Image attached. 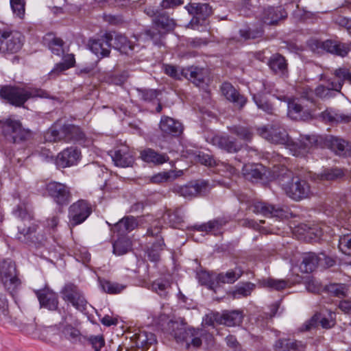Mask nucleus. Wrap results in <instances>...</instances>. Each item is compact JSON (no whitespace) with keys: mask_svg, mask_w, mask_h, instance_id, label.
<instances>
[{"mask_svg":"<svg viewBox=\"0 0 351 351\" xmlns=\"http://www.w3.org/2000/svg\"><path fill=\"white\" fill-rule=\"evenodd\" d=\"M212 185L206 180H197L184 186H176L173 191L179 195L204 196L211 189Z\"/></svg>","mask_w":351,"mask_h":351,"instance_id":"obj_10","label":"nucleus"},{"mask_svg":"<svg viewBox=\"0 0 351 351\" xmlns=\"http://www.w3.org/2000/svg\"><path fill=\"white\" fill-rule=\"evenodd\" d=\"M185 9L193 16L189 26L194 29L202 25L213 13L212 8L206 3H189L185 6Z\"/></svg>","mask_w":351,"mask_h":351,"instance_id":"obj_8","label":"nucleus"},{"mask_svg":"<svg viewBox=\"0 0 351 351\" xmlns=\"http://www.w3.org/2000/svg\"><path fill=\"white\" fill-rule=\"evenodd\" d=\"M19 232L17 234V239L21 242L28 243V242H34L38 243L42 245H45V242L41 241H34V234L36 231V227L35 226H30L28 228H18Z\"/></svg>","mask_w":351,"mask_h":351,"instance_id":"obj_43","label":"nucleus"},{"mask_svg":"<svg viewBox=\"0 0 351 351\" xmlns=\"http://www.w3.org/2000/svg\"><path fill=\"white\" fill-rule=\"evenodd\" d=\"M163 69L167 75L176 80H180L182 77H184V72L186 70V69L179 70L171 64H164Z\"/></svg>","mask_w":351,"mask_h":351,"instance_id":"obj_60","label":"nucleus"},{"mask_svg":"<svg viewBox=\"0 0 351 351\" xmlns=\"http://www.w3.org/2000/svg\"><path fill=\"white\" fill-rule=\"evenodd\" d=\"M10 5L13 13L19 19H23L25 12V0H10Z\"/></svg>","mask_w":351,"mask_h":351,"instance_id":"obj_59","label":"nucleus"},{"mask_svg":"<svg viewBox=\"0 0 351 351\" xmlns=\"http://www.w3.org/2000/svg\"><path fill=\"white\" fill-rule=\"evenodd\" d=\"M242 274V269L240 267H236L233 269L228 270L226 273L219 274L217 278L220 282L232 284L237 281Z\"/></svg>","mask_w":351,"mask_h":351,"instance_id":"obj_46","label":"nucleus"},{"mask_svg":"<svg viewBox=\"0 0 351 351\" xmlns=\"http://www.w3.org/2000/svg\"><path fill=\"white\" fill-rule=\"evenodd\" d=\"M175 26V21L166 12H162L153 19L152 27L145 31L144 36L154 44L160 45L165 36L173 30Z\"/></svg>","mask_w":351,"mask_h":351,"instance_id":"obj_5","label":"nucleus"},{"mask_svg":"<svg viewBox=\"0 0 351 351\" xmlns=\"http://www.w3.org/2000/svg\"><path fill=\"white\" fill-rule=\"evenodd\" d=\"M322 119L330 123H349L351 121V115L345 114L339 110L327 109L321 114Z\"/></svg>","mask_w":351,"mask_h":351,"instance_id":"obj_31","label":"nucleus"},{"mask_svg":"<svg viewBox=\"0 0 351 351\" xmlns=\"http://www.w3.org/2000/svg\"><path fill=\"white\" fill-rule=\"evenodd\" d=\"M99 283L102 289L110 294L119 293L125 288V286L123 285L106 280H100Z\"/></svg>","mask_w":351,"mask_h":351,"instance_id":"obj_54","label":"nucleus"},{"mask_svg":"<svg viewBox=\"0 0 351 351\" xmlns=\"http://www.w3.org/2000/svg\"><path fill=\"white\" fill-rule=\"evenodd\" d=\"M138 223L136 219L132 216H128L120 219L113 227L112 230L117 232L120 236H123L133 230Z\"/></svg>","mask_w":351,"mask_h":351,"instance_id":"obj_30","label":"nucleus"},{"mask_svg":"<svg viewBox=\"0 0 351 351\" xmlns=\"http://www.w3.org/2000/svg\"><path fill=\"white\" fill-rule=\"evenodd\" d=\"M0 96L15 106H22L27 100L34 97L49 98V93L41 88L5 86L0 90Z\"/></svg>","mask_w":351,"mask_h":351,"instance_id":"obj_4","label":"nucleus"},{"mask_svg":"<svg viewBox=\"0 0 351 351\" xmlns=\"http://www.w3.org/2000/svg\"><path fill=\"white\" fill-rule=\"evenodd\" d=\"M61 293L65 302H70L75 308L83 311L86 308V301L77 286L69 283L62 289Z\"/></svg>","mask_w":351,"mask_h":351,"instance_id":"obj_12","label":"nucleus"},{"mask_svg":"<svg viewBox=\"0 0 351 351\" xmlns=\"http://www.w3.org/2000/svg\"><path fill=\"white\" fill-rule=\"evenodd\" d=\"M136 345L138 347L144 348L156 343V337L154 334L147 331H141L136 334Z\"/></svg>","mask_w":351,"mask_h":351,"instance_id":"obj_49","label":"nucleus"},{"mask_svg":"<svg viewBox=\"0 0 351 351\" xmlns=\"http://www.w3.org/2000/svg\"><path fill=\"white\" fill-rule=\"evenodd\" d=\"M141 158L144 161L156 165H162L169 160L166 154H159L152 149H147L143 151Z\"/></svg>","mask_w":351,"mask_h":351,"instance_id":"obj_35","label":"nucleus"},{"mask_svg":"<svg viewBox=\"0 0 351 351\" xmlns=\"http://www.w3.org/2000/svg\"><path fill=\"white\" fill-rule=\"evenodd\" d=\"M207 76V69L197 66L188 68L184 72V77L191 80L197 86H199L201 84L204 83L205 79Z\"/></svg>","mask_w":351,"mask_h":351,"instance_id":"obj_28","label":"nucleus"},{"mask_svg":"<svg viewBox=\"0 0 351 351\" xmlns=\"http://www.w3.org/2000/svg\"><path fill=\"white\" fill-rule=\"evenodd\" d=\"M211 143L213 145L230 153L237 152L241 148V144L229 136L215 135L212 137Z\"/></svg>","mask_w":351,"mask_h":351,"instance_id":"obj_21","label":"nucleus"},{"mask_svg":"<svg viewBox=\"0 0 351 351\" xmlns=\"http://www.w3.org/2000/svg\"><path fill=\"white\" fill-rule=\"evenodd\" d=\"M277 179L287 195L290 197H308L313 195L308 184L300 173L282 167L277 174Z\"/></svg>","mask_w":351,"mask_h":351,"instance_id":"obj_3","label":"nucleus"},{"mask_svg":"<svg viewBox=\"0 0 351 351\" xmlns=\"http://www.w3.org/2000/svg\"><path fill=\"white\" fill-rule=\"evenodd\" d=\"M309 177L315 181L317 180H335L343 176L344 173L340 169H327L323 171L321 174H313L308 173Z\"/></svg>","mask_w":351,"mask_h":351,"instance_id":"obj_41","label":"nucleus"},{"mask_svg":"<svg viewBox=\"0 0 351 351\" xmlns=\"http://www.w3.org/2000/svg\"><path fill=\"white\" fill-rule=\"evenodd\" d=\"M203 324L206 326H214L215 324H221V316L219 313H210L203 318Z\"/></svg>","mask_w":351,"mask_h":351,"instance_id":"obj_62","label":"nucleus"},{"mask_svg":"<svg viewBox=\"0 0 351 351\" xmlns=\"http://www.w3.org/2000/svg\"><path fill=\"white\" fill-rule=\"evenodd\" d=\"M171 288V282L165 278H159L152 282L149 289L160 297H166Z\"/></svg>","mask_w":351,"mask_h":351,"instance_id":"obj_42","label":"nucleus"},{"mask_svg":"<svg viewBox=\"0 0 351 351\" xmlns=\"http://www.w3.org/2000/svg\"><path fill=\"white\" fill-rule=\"evenodd\" d=\"M183 174L182 170L169 171L159 173L152 178V182L154 183H160L163 182H171L181 176Z\"/></svg>","mask_w":351,"mask_h":351,"instance_id":"obj_50","label":"nucleus"},{"mask_svg":"<svg viewBox=\"0 0 351 351\" xmlns=\"http://www.w3.org/2000/svg\"><path fill=\"white\" fill-rule=\"evenodd\" d=\"M198 160L199 162L206 166L209 167H220L218 169H226L227 171H228L230 174H234L235 173V169L223 162L217 161L213 156L206 154H202L198 155Z\"/></svg>","mask_w":351,"mask_h":351,"instance_id":"obj_36","label":"nucleus"},{"mask_svg":"<svg viewBox=\"0 0 351 351\" xmlns=\"http://www.w3.org/2000/svg\"><path fill=\"white\" fill-rule=\"evenodd\" d=\"M165 247L163 239L160 238L157 239L151 249L148 250V256L150 261H157L159 259V252L162 250Z\"/></svg>","mask_w":351,"mask_h":351,"instance_id":"obj_56","label":"nucleus"},{"mask_svg":"<svg viewBox=\"0 0 351 351\" xmlns=\"http://www.w3.org/2000/svg\"><path fill=\"white\" fill-rule=\"evenodd\" d=\"M165 223L172 228H178L184 221V213L182 208L168 210L162 217Z\"/></svg>","mask_w":351,"mask_h":351,"instance_id":"obj_32","label":"nucleus"},{"mask_svg":"<svg viewBox=\"0 0 351 351\" xmlns=\"http://www.w3.org/2000/svg\"><path fill=\"white\" fill-rule=\"evenodd\" d=\"M268 66L275 74L284 75L287 71V61L282 56L278 53L271 56L268 61Z\"/></svg>","mask_w":351,"mask_h":351,"instance_id":"obj_34","label":"nucleus"},{"mask_svg":"<svg viewBox=\"0 0 351 351\" xmlns=\"http://www.w3.org/2000/svg\"><path fill=\"white\" fill-rule=\"evenodd\" d=\"M254 212L261 213L267 217H274L280 219L287 217V212L284 208L267 204L263 202H258L255 204Z\"/></svg>","mask_w":351,"mask_h":351,"instance_id":"obj_23","label":"nucleus"},{"mask_svg":"<svg viewBox=\"0 0 351 351\" xmlns=\"http://www.w3.org/2000/svg\"><path fill=\"white\" fill-rule=\"evenodd\" d=\"M257 132L271 143L285 145L295 156H305L313 147H317L322 142V138L315 135L301 136L300 138L294 141L290 138L286 130L277 123L258 128Z\"/></svg>","mask_w":351,"mask_h":351,"instance_id":"obj_1","label":"nucleus"},{"mask_svg":"<svg viewBox=\"0 0 351 351\" xmlns=\"http://www.w3.org/2000/svg\"><path fill=\"white\" fill-rule=\"evenodd\" d=\"M64 132L65 125L60 129H57L56 125H53L45 133L44 138L48 142L64 141Z\"/></svg>","mask_w":351,"mask_h":351,"instance_id":"obj_47","label":"nucleus"},{"mask_svg":"<svg viewBox=\"0 0 351 351\" xmlns=\"http://www.w3.org/2000/svg\"><path fill=\"white\" fill-rule=\"evenodd\" d=\"M221 90L223 95H224L228 100L233 102L239 108H242L247 101V99L241 95L230 83L224 82L221 86Z\"/></svg>","mask_w":351,"mask_h":351,"instance_id":"obj_24","label":"nucleus"},{"mask_svg":"<svg viewBox=\"0 0 351 351\" xmlns=\"http://www.w3.org/2000/svg\"><path fill=\"white\" fill-rule=\"evenodd\" d=\"M261 285L264 287H268L274 290L280 291L285 289L288 285V282L283 280L268 278L263 280L261 282Z\"/></svg>","mask_w":351,"mask_h":351,"instance_id":"obj_55","label":"nucleus"},{"mask_svg":"<svg viewBox=\"0 0 351 351\" xmlns=\"http://www.w3.org/2000/svg\"><path fill=\"white\" fill-rule=\"evenodd\" d=\"M221 324L229 327L239 326L243 319V313L240 311H226L221 313Z\"/></svg>","mask_w":351,"mask_h":351,"instance_id":"obj_37","label":"nucleus"},{"mask_svg":"<svg viewBox=\"0 0 351 351\" xmlns=\"http://www.w3.org/2000/svg\"><path fill=\"white\" fill-rule=\"evenodd\" d=\"M252 98L258 108L262 110L267 114H273L274 107L261 94L252 93Z\"/></svg>","mask_w":351,"mask_h":351,"instance_id":"obj_53","label":"nucleus"},{"mask_svg":"<svg viewBox=\"0 0 351 351\" xmlns=\"http://www.w3.org/2000/svg\"><path fill=\"white\" fill-rule=\"evenodd\" d=\"M220 226V222L215 219L200 225H195V228L198 231L208 232L215 228L218 229Z\"/></svg>","mask_w":351,"mask_h":351,"instance_id":"obj_63","label":"nucleus"},{"mask_svg":"<svg viewBox=\"0 0 351 351\" xmlns=\"http://www.w3.org/2000/svg\"><path fill=\"white\" fill-rule=\"evenodd\" d=\"M21 33L16 31H0V51L2 53H16L22 47Z\"/></svg>","mask_w":351,"mask_h":351,"instance_id":"obj_9","label":"nucleus"},{"mask_svg":"<svg viewBox=\"0 0 351 351\" xmlns=\"http://www.w3.org/2000/svg\"><path fill=\"white\" fill-rule=\"evenodd\" d=\"M36 294L41 307L49 311H55L58 306V298L56 293L49 289L36 291Z\"/></svg>","mask_w":351,"mask_h":351,"instance_id":"obj_20","label":"nucleus"},{"mask_svg":"<svg viewBox=\"0 0 351 351\" xmlns=\"http://www.w3.org/2000/svg\"><path fill=\"white\" fill-rule=\"evenodd\" d=\"M12 213L23 220H31L34 217L32 209L25 199L21 200L13 208Z\"/></svg>","mask_w":351,"mask_h":351,"instance_id":"obj_39","label":"nucleus"},{"mask_svg":"<svg viewBox=\"0 0 351 351\" xmlns=\"http://www.w3.org/2000/svg\"><path fill=\"white\" fill-rule=\"evenodd\" d=\"M112 41L113 42L111 44L112 46L122 53L129 54L134 49L132 42L128 40L123 34L114 33Z\"/></svg>","mask_w":351,"mask_h":351,"instance_id":"obj_29","label":"nucleus"},{"mask_svg":"<svg viewBox=\"0 0 351 351\" xmlns=\"http://www.w3.org/2000/svg\"><path fill=\"white\" fill-rule=\"evenodd\" d=\"M286 16V12L281 8L269 7L263 10L261 19L265 24L274 25Z\"/></svg>","mask_w":351,"mask_h":351,"instance_id":"obj_26","label":"nucleus"},{"mask_svg":"<svg viewBox=\"0 0 351 351\" xmlns=\"http://www.w3.org/2000/svg\"><path fill=\"white\" fill-rule=\"evenodd\" d=\"M255 285L251 282H247L243 285L237 287L236 289L232 292L234 298H240L246 297L251 294L254 290Z\"/></svg>","mask_w":351,"mask_h":351,"instance_id":"obj_57","label":"nucleus"},{"mask_svg":"<svg viewBox=\"0 0 351 351\" xmlns=\"http://www.w3.org/2000/svg\"><path fill=\"white\" fill-rule=\"evenodd\" d=\"M2 134L5 141L12 143H21L29 140L31 132L24 128L19 121L8 119L2 126Z\"/></svg>","mask_w":351,"mask_h":351,"instance_id":"obj_7","label":"nucleus"},{"mask_svg":"<svg viewBox=\"0 0 351 351\" xmlns=\"http://www.w3.org/2000/svg\"><path fill=\"white\" fill-rule=\"evenodd\" d=\"M80 156L81 152L77 148H66L58 154L56 163L59 168L69 167L76 165Z\"/></svg>","mask_w":351,"mask_h":351,"instance_id":"obj_18","label":"nucleus"},{"mask_svg":"<svg viewBox=\"0 0 351 351\" xmlns=\"http://www.w3.org/2000/svg\"><path fill=\"white\" fill-rule=\"evenodd\" d=\"M75 63V58L73 54H66L63 58V62H60L56 65V66L51 71L49 75L57 76L61 72L69 69L72 67Z\"/></svg>","mask_w":351,"mask_h":351,"instance_id":"obj_48","label":"nucleus"},{"mask_svg":"<svg viewBox=\"0 0 351 351\" xmlns=\"http://www.w3.org/2000/svg\"><path fill=\"white\" fill-rule=\"evenodd\" d=\"M334 74L337 78V82H342L343 84V82L346 80L351 84V73L347 69L339 68L336 69Z\"/></svg>","mask_w":351,"mask_h":351,"instance_id":"obj_64","label":"nucleus"},{"mask_svg":"<svg viewBox=\"0 0 351 351\" xmlns=\"http://www.w3.org/2000/svg\"><path fill=\"white\" fill-rule=\"evenodd\" d=\"M111 157L116 166L132 167L134 162V153L125 145H121L111 151Z\"/></svg>","mask_w":351,"mask_h":351,"instance_id":"obj_15","label":"nucleus"},{"mask_svg":"<svg viewBox=\"0 0 351 351\" xmlns=\"http://www.w3.org/2000/svg\"><path fill=\"white\" fill-rule=\"evenodd\" d=\"M339 249L348 256H351V234L343 235L339 239Z\"/></svg>","mask_w":351,"mask_h":351,"instance_id":"obj_58","label":"nucleus"},{"mask_svg":"<svg viewBox=\"0 0 351 351\" xmlns=\"http://www.w3.org/2000/svg\"><path fill=\"white\" fill-rule=\"evenodd\" d=\"M316 45L318 48L323 49L324 51L341 56L345 57L350 51V47L348 44L340 43L334 40H326L325 41H317Z\"/></svg>","mask_w":351,"mask_h":351,"instance_id":"obj_19","label":"nucleus"},{"mask_svg":"<svg viewBox=\"0 0 351 351\" xmlns=\"http://www.w3.org/2000/svg\"><path fill=\"white\" fill-rule=\"evenodd\" d=\"M46 191L47 195L51 197H69L72 195L69 186L58 182L48 183Z\"/></svg>","mask_w":351,"mask_h":351,"instance_id":"obj_27","label":"nucleus"},{"mask_svg":"<svg viewBox=\"0 0 351 351\" xmlns=\"http://www.w3.org/2000/svg\"><path fill=\"white\" fill-rule=\"evenodd\" d=\"M138 97L145 101H152L157 97L158 93L156 90L146 88H136Z\"/></svg>","mask_w":351,"mask_h":351,"instance_id":"obj_61","label":"nucleus"},{"mask_svg":"<svg viewBox=\"0 0 351 351\" xmlns=\"http://www.w3.org/2000/svg\"><path fill=\"white\" fill-rule=\"evenodd\" d=\"M324 143L337 156L341 157L351 156V144L341 138L330 136L325 138Z\"/></svg>","mask_w":351,"mask_h":351,"instance_id":"obj_16","label":"nucleus"},{"mask_svg":"<svg viewBox=\"0 0 351 351\" xmlns=\"http://www.w3.org/2000/svg\"><path fill=\"white\" fill-rule=\"evenodd\" d=\"M306 346L299 341L280 339L274 345L276 351H305Z\"/></svg>","mask_w":351,"mask_h":351,"instance_id":"obj_33","label":"nucleus"},{"mask_svg":"<svg viewBox=\"0 0 351 351\" xmlns=\"http://www.w3.org/2000/svg\"><path fill=\"white\" fill-rule=\"evenodd\" d=\"M160 128L164 134L173 136L180 135L183 129L181 123L168 117L161 119Z\"/></svg>","mask_w":351,"mask_h":351,"instance_id":"obj_25","label":"nucleus"},{"mask_svg":"<svg viewBox=\"0 0 351 351\" xmlns=\"http://www.w3.org/2000/svg\"><path fill=\"white\" fill-rule=\"evenodd\" d=\"M318 261V257L315 254L308 253L303 256L300 269L304 273H311L316 268Z\"/></svg>","mask_w":351,"mask_h":351,"instance_id":"obj_44","label":"nucleus"},{"mask_svg":"<svg viewBox=\"0 0 351 351\" xmlns=\"http://www.w3.org/2000/svg\"><path fill=\"white\" fill-rule=\"evenodd\" d=\"M336 323V315L331 311L321 312L315 314L304 325L305 330H309L317 327L319 325L323 328H332Z\"/></svg>","mask_w":351,"mask_h":351,"instance_id":"obj_13","label":"nucleus"},{"mask_svg":"<svg viewBox=\"0 0 351 351\" xmlns=\"http://www.w3.org/2000/svg\"><path fill=\"white\" fill-rule=\"evenodd\" d=\"M342 88V82H331L328 83L327 86L323 85L318 86L315 93L317 96L322 98L330 97L331 95V90L339 92Z\"/></svg>","mask_w":351,"mask_h":351,"instance_id":"obj_45","label":"nucleus"},{"mask_svg":"<svg viewBox=\"0 0 351 351\" xmlns=\"http://www.w3.org/2000/svg\"><path fill=\"white\" fill-rule=\"evenodd\" d=\"M277 98L281 101H287L288 115L290 118L292 119H298L302 117V112L303 107L301 104L299 103V101L295 99L289 100L285 95L277 97Z\"/></svg>","mask_w":351,"mask_h":351,"instance_id":"obj_40","label":"nucleus"},{"mask_svg":"<svg viewBox=\"0 0 351 351\" xmlns=\"http://www.w3.org/2000/svg\"><path fill=\"white\" fill-rule=\"evenodd\" d=\"M243 171L245 178L252 182L261 181L264 182L269 178L270 174V172L261 165L247 166Z\"/></svg>","mask_w":351,"mask_h":351,"instance_id":"obj_22","label":"nucleus"},{"mask_svg":"<svg viewBox=\"0 0 351 351\" xmlns=\"http://www.w3.org/2000/svg\"><path fill=\"white\" fill-rule=\"evenodd\" d=\"M130 249L131 241L125 237H120L113 243V252L118 256L127 253Z\"/></svg>","mask_w":351,"mask_h":351,"instance_id":"obj_51","label":"nucleus"},{"mask_svg":"<svg viewBox=\"0 0 351 351\" xmlns=\"http://www.w3.org/2000/svg\"><path fill=\"white\" fill-rule=\"evenodd\" d=\"M92 213L91 206L84 199H79L73 204L69 211V223L75 226L83 223Z\"/></svg>","mask_w":351,"mask_h":351,"instance_id":"obj_11","label":"nucleus"},{"mask_svg":"<svg viewBox=\"0 0 351 351\" xmlns=\"http://www.w3.org/2000/svg\"><path fill=\"white\" fill-rule=\"evenodd\" d=\"M112 40V34L106 33L97 39L89 41L90 49L98 57L104 58L109 56Z\"/></svg>","mask_w":351,"mask_h":351,"instance_id":"obj_14","label":"nucleus"},{"mask_svg":"<svg viewBox=\"0 0 351 351\" xmlns=\"http://www.w3.org/2000/svg\"><path fill=\"white\" fill-rule=\"evenodd\" d=\"M228 129L230 133L235 134L241 140L248 141L252 138L253 133L249 128L242 125H233L228 128Z\"/></svg>","mask_w":351,"mask_h":351,"instance_id":"obj_52","label":"nucleus"},{"mask_svg":"<svg viewBox=\"0 0 351 351\" xmlns=\"http://www.w3.org/2000/svg\"><path fill=\"white\" fill-rule=\"evenodd\" d=\"M168 332L177 342H186V348H198L202 340L211 341L213 337L203 329L187 328L182 322L169 321L167 324Z\"/></svg>","mask_w":351,"mask_h":351,"instance_id":"obj_2","label":"nucleus"},{"mask_svg":"<svg viewBox=\"0 0 351 351\" xmlns=\"http://www.w3.org/2000/svg\"><path fill=\"white\" fill-rule=\"evenodd\" d=\"M64 134V142H75L84 147H88L93 144L92 139L88 138L79 126L65 124Z\"/></svg>","mask_w":351,"mask_h":351,"instance_id":"obj_17","label":"nucleus"},{"mask_svg":"<svg viewBox=\"0 0 351 351\" xmlns=\"http://www.w3.org/2000/svg\"><path fill=\"white\" fill-rule=\"evenodd\" d=\"M0 281L12 296L19 289L21 282L12 261L8 259L0 263Z\"/></svg>","mask_w":351,"mask_h":351,"instance_id":"obj_6","label":"nucleus"},{"mask_svg":"<svg viewBox=\"0 0 351 351\" xmlns=\"http://www.w3.org/2000/svg\"><path fill=\"white\" fill-rule=\"evenodd\" d=\"M252 89L256 94H271L274 96L278 97L276 95L277 90L275 89V84L266 80H256L252 84Z\"/></svg>","mask_w":351,"mask_h":351,"instance_id":"obj_38","label":"nucleus"}]
</instances>
